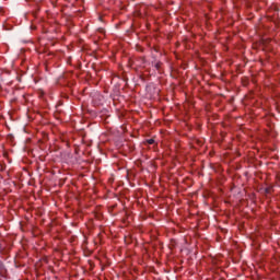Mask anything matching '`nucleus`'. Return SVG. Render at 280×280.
<instances>
[{"label":"nucleus","instance_id":"f257e3e1","mask_svg":"<svg viewBox=\"0 0 280 280\" xmlns=\"http://www.w3.org/2000/svg\"><path fill=\"white\" fill-rule=\"evenodd\" d=\"M147 143H149V145H152L154 143V139L147 140Z\"/></svg>","mask_w":280,"mask_h":280}]
</instances>
